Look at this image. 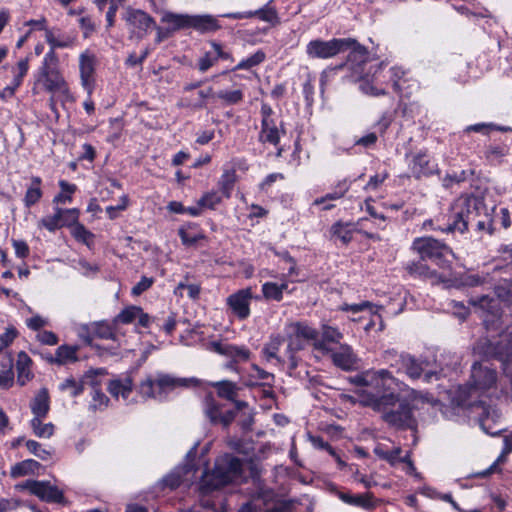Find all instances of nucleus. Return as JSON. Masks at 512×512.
I'll return each mask as SVG.
<instances>
[{
	"mask_svg": "<svg viewBox=\"0 0 512 512\" xmlns=\"http://www.w3.org/2000/svg\"><path fill=\"white\" fill-rule=\"evenodd\" d=\"M29 68V57L20 59L15 66L11 67V73L13 75L11 83L20 88L24 82V78L28 74Z\"/></svg>",
	"mask_w": 512,
	"mask_h": 512,
	"instance_id": "nucleus-58",
	"label": "nucleus"
},
{
	"mask_svg": "<svg viewBox=\"0 0 512 512\" xmlns=\"http://www.w3.org/2000/svg\"><path fill=\"white\" fill-rule=\"evenodd\" d=\"M261 127L259 132V142L278 146L281 136L286 134L285 123L278 121L275 112L270 104L262 102L260 108Z\"/></svg>",
	"mask_w": 512,
	"mask_h": 512,
	"instance_id": "nucleus-7",
	"label": "nucleus"
},
{
	"mask_svg": "<svg viewBox=\"0 0 512 512\" xmlns=\"http://www.w3.org/2000/svg\"><path fill=\"white\" fill-rule=\"evenodd\" d=\"M338 496L344 503L364 510H372L377 506V501L371 492L358 494L339 492Z\"/></svg>",
	"mask_w": 512,
	"mask_h": 512,
	"instance_id": "nucleus-30",
	"label": "nucleus"
},
{
	"mask_svg": "<svg viewBox=\"0 0 512 512\" xmlns=\"http://www.w3.org/2000/svg\"><path fill=\"white\" fill-rule=\"evenodd\" d=\"M117 328V325L114 324V319L111 321H94L82 324L78 329V337L86 346L98 349L99 346L94 344V339L115 341L117 339Z\"/></svg>",
	"mask_w": 512,
	"mask_h": 512,
	"instance_id": "nucleus-8",
	"label": "nucleus"
},
{
	"mask_svg": "<svg viewBox=\"0 0 512 512\" xmlns=\"http://www.w3.org/2000/svg\"><path fill=\"white\" fill-rule=\"evenodd\" d=\"M429 364L427 358H417L408 353L401 373L412 381L420 379L421 376H423L426 383L431 382L433 378L438 380L440 378L439 372L428 369Z\"/></svg>",
	"mask_w": 512,
	"mask_h": 512,
	"instance_id": "nucleus-17",
	"label": "nucleus"
},
{
	"mask_svg": "<svg viewBox=\"0 0 512 512\" xmlns=\"http://www.w3.org/2000/svg\"><path fill=\"white\" fill-rule=\"evenodd\" d=\"M43 180L40 176L32 175L30 182L26 185V191L22 199L23 205L30 209L40 202L44 195Z\"/></svg>",
	"mask_w": 512,
	"mask_h": 512,
	"instance_id": "nucleus-31",
	"label": "nucleus"
},
{
	"mask_svg": "<svg viewBox=\"0 0 512 512\" xmlns=\"http://www.w3.org/2000/svg\"><path fill=\"white\" fill-rule=\"evenodd\" d=\"M185 385L184 379H177L168 374H159L156 379L149 375L139 383L138 393L145 398H154L156 394L160 395Z\"/></svg>",
	"mask_w": 512,
	"mask_h": 512,
	"instance_id": "nucleus-12",
	"label": "nucleus"
},
{
	"mask_svg": "<svg viewBox=\"0 0 512 512\" xmlns=\"http://www.w3.org/2000/svg\"><path fill=\"white\" fill-rule=\"evenodd\" d=\"M78 351V345L62 344L58 346L54 354L55 365L64 366L77 362L79 360Z\"/></svg>",
	"mask_w": 512,
	"mask_h": 512,
	"instance_id": "nucleus-40",
	"label": "nucleus"
},
{
	"mask_svg": "<svg viewBox=\"0 0 512 512\" xmlns=\"http://www.w3.org/2000/svg\"><path fill=\"white\" fill-rule=\"evenodd\" d=\"M486 210L484 198L473 194L459 197L451 206V224H485L480 219L481 214Z\"/></svg>",
	"mask_w": 512,
	"mask_h": 512,
	"instance_id": "nucleus-6",
	"label": "nucleus"
},
{
	"mask_svg": "<svg viewBox=\"0 0 512 512\" xmlns=\"http://www.w3.org/2000/svg\"><path fill=\"white\" fill-rule=\"evenodd\" d=\"M224 196L218 190H211L205 192L200 199L198 200V204L202 206L203 209H215L217 205H219Z\"/></svg>",
	"mask_w": 512,
	"mask_h": 512,
	"instance_id": "nucleus-63",
	"label": "nucleus"
},
{
	"mask_svg": "<svg viewBox=\"0 0 512 512\" xmlns=\"http://www.w3.org/2000/svg\"><path fill=\"white\" fill-rule=\"evenodd\" d=\"M212 386L216 389L219 398L235 401L238 396V387L234 382L223 380L212 383Z\"/></svg>",
	"mask_w": 512,
	"mask_h": 512,
	"instance_id": "nucleus-55",
	"label": "nucleus"
},
{
	"mask_svg": "<svg viewBox=\"0 0 512 512\" xmlns=\"http://www.w3.org/2000/svg\"><path fill=\"white\" fill-rule=\"evenodd\" d=\"M259 300L260 296H253L252 288L247 287L237 290L227 298V306L239 320H246L250 314V304L252 299Z\"/></svg>",
	"mask_w": 512,
	"mask_h": 512,
	"instance_id": "nucleus-18",
	"label": "nucleus"
},
{
	"mask_svg": "<svg viewBox=\"0 0 512 512\" xmlns=\"http://www.w3.org/2000/svg\"><path fill=\"white\" fill-rule=\"evenodd\" d=\"M252 373L249 375V380L247 382V386L249 387H257V386H268L272 388L275 382L274 374L262 369L256 364H252L251 366Z\"/></svg>",
	"mask_w": 512,
	"mask_h": 512,
	"instance_id": "nucleus-41",
	"label": "nucleus"
},
{
	"mask_svg": "<svg viewBox=\"0 0 512 512\" xmlns=\"http://www.w3.org/2000/svg\"><path fill=\"white\" fill-rule=\"evenodd\" d=\"M412 248L416 250L422 259L431 262L443 271H450L452 268V250L445 244L430 237L416 238L412 243Z\"/></svg>",
	"mask_w": 512,
	"mask_h": 512,
	"instance_id": "nucleus-5",
	"label": "nucleus"
},
{
	"mask_svg": "<svg viewBox=\"0 0 512 512\" xmlns=\"http://www.w3.org/2000/svg\"><path fill=\"white\" fill-rule=\"evenodd\" d=\"M332 363L343 371H351L356 368L358 358L348 344L340 345L338 351L329 353Z\"/></svg>",
	"mask_w": 512,
	"mask_h": 512,
	"instance_id": "nucleus-28",
	"label": "nucleus"
},
{
	"mask_svg": "<svg viewBox=\"0 0 512 512\" xmlns=\"http://www.w3.org/2000/svg\"><path fill=\"white\" fill-rule=\"evenodd\" d=\"M34 78L35 85H40L41 88L47 93H60L64 96H69L70 94L69 85L62 71L43 74Z\"/></svg>",
	"mask_w": 512,
	"mask_h": 512,
	"instance_id": "nucleus-24",
	"label": "nucleus"
},
{
	"mask_svg": "<svg viewBox=\"0 0 512 512\" xmlns=\"http://www.w3.org/2000/svg\"><path fill=\"white\" fill-rule=\"evenodd\" d=\"M352 43L345 38H320L309 41L306 45V55L309 59H330L345 52L346 46Z\"/></svg>",
	"mask_w": 512,
	"mask_h": 512,
	"instance_id": "nucleus-11",
	"label": "nucleus"
},
{
	"mask_svg": "<svg viewBox=\"0 0 512 512\" xmlns=\"http://www.w3.org/2000/svg\"><path fill=\"white\" fill-rule=\"evenodd\" d=\"M41 464L34 459H26L17 462L11 467L10 474L13 478L33 475L39 471Z\"/></svg>",
	"mask_w": 512,
	"mask_h": 512,
	"instance_id": "nucleus-50",
	"label": "nucleus"
},
{
	"mask_svg": "<svg viewBox=\"0 0 512 512\" xmlns=\"http://www.w3.org/2000/svg\"><path fill=\"white\" fill-rule=\"evenodd\" d=\"M107 390L113 397L122 396L124 399H128L133 391V380L131 377L112 379L107 385Z\"/></svg>",
	"mask_w": 512,
	"mask_h": 512,
	"instance_id": "nucleus-42",
	"label": "nucleus"
},
{
	"mask_svg": "<svg viewBox=\"0 0 512 512\" xmlns=\"http://www.w3.org/2000/svg\"><path fill=\"white\" fill-rule=\"evenodd\" d=\"M342 339L343 333L337 327L322 324L321 331L314 342V350L328 354L332 352L329 344H339Z\"/></svg>",
	"mask_w": 512,
	"mask_h": 512,
	"instance_id": "nucleus-26",
	"label": "nucleus"
},
{
	"mask_svg": "<svg viewBox=\"0 0 512 512\" xmlns=\"http://www.w3.org/2000/svg\"><path fill=\"white\" fill-rule=\"evenodd\" d=\"M392 372L388 369L366 370L349 378L350 383L356 386H373L378 390L385 391L388 381H394Z\"/></svg>",
	"mask_w": 512,
	"mask_h": 512,
	"instance_id": "nucleus-19",
	"label": "nucleus"
},
{
	"mask_svg": "<svg viewBox=\"0 0 512 512\" xmlns=\"http://www.w3.org/2000/svg\"><path fill=\"white\" fill-rule=\"evenodd\" d=\"M106 373L105 369H89L84 373V379H87V384L92 388V403L90 407L93 410L106 408L110 402L109 398L101 389V381L97 378L98 375Z\"/></svg>",
	"mask_w": 512,
	"mask_h": 512,
	"instance_id": "nucleus-25",
	"label": "nucleus"
},
{
	"mask_svg": "<svg viewBox=\"0 0 512 512\" xmlns=\"http://www.w3.org/2000/svg\"><path fill=\"white\" fill-rule=\"evenodd\" d=\"M237 181L238 175L235 167L223 169V172L218 179L217 187L218 191L225 199L231 198Z\"/></svg>",
	"mask_w": 512,
	"mask_h": 512,
	"instance_id": "nucleus-37",
	"label": "nucleus"
},
{
	"mask_svg": "<svg viewBox=\"0 0 512 512\" xmlns=\"http://www.w3.org/2000/svg\"><path fill=\"white\" fill-rule=\"evenodd\" d=\"M405 158L407 160L410 176L415 180L430 178L440 174L438 163L429 154L427 149L406 153Z\"/></svg>",
	"mask_w": 512,
	"mask_h": 512,
	"instance_id": "nucleus-9",
	"label": "nucleus"
},
{
	"mask_svg": "<svg viewBox=\"0 0 512 512\" xmlns=\"http://www.w3.org/2000/svg\"><path fill=\"white\" fill-rule=\"evenodd\" d=\"M71 228V234L75 240L79 243L86 245L89 249H92L95 244V235L86 229V226H69Z\"/></svg>",
	"mask_w": 512,
	"mask_h": 512,
	"instance_id": "nucleus-61",
	"label": "nucleus"
},
{
	"mask_svg": "<svg viewBox=\"0 0 512 512\" xmlns=\"http://www.w3.org/2000/svg\"><path fill=\"white\" fill-rule=\"evenodd\" d=\"M495 293L498 298L507 306H512V279L504 281L496 286Z\"/></svg>",
	"mask_w": 512,
	"mask_h": 512,
	"instance_id": "nucleus-64",
	"label": "nucleus"
},
{
	"mask_svg": "<svg viewBox=\"0 0 512 512\" xmlns=\"http://www.w3.org/2000/svg\"><path fill=\"white\" fill-rule=\"evenodd\" d=\"M347 226H331L329 231L330 240L335 245L346 246L348 245L353 237V230L346 229Z\"/></svg>",
	"mask_w": 512,
	"mask_h": 512,
	"instance_id": "nucleus-60",
	"label": "nucleus"
},
{
	"mask_svg": "<svg viewBox=\"0 0 512 512\" xmlns=\"http://www.w3.org/2000/svg\"><path fill=\"white\" fill-rule=\"evenodd\" d=\"M509 150V145L504 141L494 139L493 142L485 146L483 156L488 163L499 164L509 154Z\"/></svg>",
	"mask_w": 512,
	"mask_h": 512,
	"instance_id": "nucleus-36",
	"label": "nucleus"
},
{
	"mask_svg": "<svg viewBox=\"0 0 512 512\" xmlns=\"http://www.w3.org/2000/svg\"><path fill=\"white\" fill-rule=\"evenodd\" d=\"M243 462L240 458L225 454L216 460L210 474H205L200 482V492L203 495L219 490L235 479L242 476Z\"/></svg>",
	"mask_w": 512,
	"mask_h": 512,
	"instance_id": "nucleus-4",
	"label": "nucleus"
},
{
	"mask_svg": "<svg viewBox=\"0 0 512 512\" xmlns=\"http://www.w3.org/2000/svg\"><path fill=\"white\" fill-rule=\"evenodd\" d=\"M161 22L167 23L169 25L168 28L174 33L178 30L189 28L190 15L167 12L162 16Z\"/></svg>",
	"mask_w": 512,
	"mask_h": 512,
	"instance_id": "nucleus-54",
	"label": "nucleus"
},
{
	"mask_svg": "<svg viewBox=\"0 0 512 512\" xmlns=\"http://www.w3.org/2000/svg\"><path fill=\"white\" fill-rule=\"evenodd\" d=\"M218 19L212 15H193L190 16L189 28L204 34L216 32L221 29Z\"/></svg>",
	"mask_w": 512,
	"mask_h": 512,
	"instance_id": "nucleus-35",
	"label": "nucleus"
},
{
	"mask_svg": "<svg viewBox=\"0 0 512 512\" xmlns=\"http://www.w3.org/2000/svg\"><path fill=\"white\" fill-rule=\"evenodd\" d=\"M407 355L406 352L398 353L395 349H388L383 352L382 359L396 373H401Z\"/></svg>",
	"mask_w": 512,
	"mask_h": 512,
	"instance_id": "nucleus-52",
	"label": "nucleus"
},
{
	"mask_svg": "<svg viewBox=\"0 0 512 512\" xmlns=\"http://www.w3.org/2000/svg\"><path fill=\"white\" fill-rule=\"evenodd\" d=\"M217 99L221 101L223 107L238 105L244 100V92L242 89L226 90L222 89L213 93Z\"/></svg>",
	"mask_w": 512,
	"mask_h": 512,
	"instance_id": "nucleus-51",
	"label": "nucleus"
},
{
	"mask_svg": "<svg viewBox=\"0 0 512 512\" xmlns=\"http://www.w3.org/2000/svg\"><path fill=\"white\" fill-rule=\"evenodd\" d=\"M406 274L412 278L422 280H431L432 282L443 281L445 275L439 273L436 269H432L425 259L419 256L418 260L408 261L403 264Z\"/></svg>",
	"mask_w": 512,
	"mask_h": 512,
	"instance_id": "nucleus-23",
	"label": "nucleus"
},
{
	"mask_svg": "<svg viewBox=\"0 0 512 512\" xmlns=\"http://www.w3.org/2000/svg\"><path fill=\"white\" fill-rule=\"evenodd\" d=\"M114 324L130 325L135 324V332L142 333L141 329H149L155 318L144 312L141 306L128 305L125 306L114 318Z\"/></svg>",
	"mask_w": 512,
	"mask_h": 512,
	"instance_id": "nucleus-15",
	"label": "nucleus"
},
{
	"mask_svg": "<svg viewBox=\"0 0 512 512\" xmlns=\"http://www.w3.org/2000/svg\"><path fill=\"white\" fill-rule=\"evenodd\" d=\"M266 60V53L262 49H258L252 55L243 58L240 62H238L234 67L230 69V71L235 72L239 70H251L254 67L261 65ZM229 72L223 71L222 74H226Z\"/></svg>",
	"mask_w": 512,
	"mask_h": 512,
	"instance_id": "nucleus-49",
	"label": "nucleus"
},
{
	"mask_svg": "<svg viewBox=\"0 0 512 512\" xmlns=\"http://www.w3.org/2000/svg\"><path fill=\"white\" fill-rule=\"evenodd\" d=\"M474 351L484 361L499 360L505 365V372L511 377V371L507 357V347L505 341H492L488 338H481L477 341Z\"/></svg>",
	"mask_w": 512,
	"mask_h": 512,
	"instance_id": "nucleus-16",
	"label": "nucleus"
},
{
	"mask_svg": "<svg viewBox=\"0 0 512 512\" xmlns=\"http://www.w3.org/2000/svg\"><path fill=\"white\" fill-rule=\"evenodd\" d=\"M99 64L96 54L90 49L84 50L79 55L78 67L82 88L87 95L92 96L96 88V70Z\"/></svg>",
	"mask_w": 512,
	"mask_h": 512,
	"instance_id": "nucleus-14",
	"label": "nucleus"
},
{
	"mask_svg": "<svg viewBox=\"0 0 512 512\" xmlns=\"http://www.w3.org/2000/svg\"><path fill=\"white\" fill-rule=\"evenodd\" d=\"M30 493L47 503H64L65 496L62 490L48 481L30 480L27 482Z\"/></svg>",
	"mask_w": 512,
	"mask_h": 512,
	"instance_id": "nucleus-21",
	"label": "nucleus"
},
{
	"mask_svg": "<svg viewBox=\"0 0 512 512\" xmlns=\"http://www.w3.org/2000/svg\"><path fill=\"white\" fill-rule=\"evenodd\" d=\"M88 380L84 379V376L81 380L77 381L74 377L66 378L60 385L59 390L62 392L69 391V395L73 398H76L83 394L84 385L87 384Z\"/></svg>",
	"mask_w": 512,
	"mask_h": 512,
	"instance_id": "nucleus-59",
	"label": "nucleus"
},
{
	"mask_svg": "<svg viewBox=\"0 0 512 512\" xmlns=\"http://www.w3.org/2000/svg\"><path fill=\"white\" fill-rule=\"evenodd\" d=\"M351 184L352 181L346 178L338 181L331 192L325 194L320 198H316L313 204L317 206L323 205V210L332 209L333 207H335V205L330 202L344 197L345 194L349 191Z\"/></svg>",
	"mask_w": 512,
	"mask_h": 512,
	"instance_id": "nucleus-29",
	"label": "nucleus"
},
{
	"mask_svg": "<svg viewBox=\"0 0 512 512\" xmlns=\"http://www.w3.org/2000/svg\"><path fill=\"white\" fill-rule=\"evenodd\" d=\"M56 31L57 34L54 29H50L45 34V40L50 46L49 50L55 51L56 49L72 48L75 45V37L61 33L60 29H56Z\"/></svg>",
	"mask_w": 512,
	"mask_h": 512,
	"instance_id": "nucleus-38",
	"label": "nucleus"
},
{
	"mask_svg": "<svg viewBox=\"0 0 512 512\" xmlns=\"http://www.w3.org/2000/svg\"><path fill=\"white\" fill-rule=\"evenodd\" d=\"M494 131L510 132L512 131V128L509 126L498 125L493 122H480L466 126L462 130L460 137L464 140L466 137H470L471 133H480L484 136L490 137L491 133Z\"/></svg>",
	"mask_w": 512,
	"mask_h": 512,
	"instance_id": "nucleus-34",
	"label": "nucleus"
},
{
	"mask_svg": "<svg viewBox=\"0 0 512 512\" xmlns=\"http://www.w3.org/2000/svg\"><path fill=\"white\" fill-rule=\"evenodd\" d=\"M338 310L342 312H352L354 314L364 310H369L373 316H376L380 320V324L383 326L382 317L378 313L377 306L370 301H362L354 304L343 303L339 306ZM380 329H382V327H380Z\"/></svg>",
	"mask_w": 512,
	"mask_h": 512,
	"instance_id": "nucleus-53",
	"label": "nucleus"
},
{
	"mask_svg": "<svg viewBox=\"0 0 512 512\" xmlns=\"http://www.w3.org/2000/svg\"><path fill=\"white\" fill-rule=\"evenodd\" d=\"M284 332V338L287 341L288 368L290 371H294L301 361V358L297 355L298 352L304 350L309 344L314 347L319 331L307 321H293L285 325Z\"/></svg>",
	"mask_w": 512,
	"mask_h": 512,
	"instance_id": "nucleus-3",
	"label": "nucleus"
},
{
	"mask_svg": "<svg viewBox=\"0 0 512 512\" xmlns=\"http://www.w3.org/2000/svg\"><path fill=\"white\" fill-rule=\"evenodd\" d=\"M382 75H384V76L380 77L381 82L377 85L378 88H380L379 85H381L383 83L382 78H386V76H388V79H389L388 84L391 85L393 92H395L397 94L402 93L401 80L405 75V72L403 69H401L399 67H391L386 72V74H385V71L383 70Z\"/></svg>",
	"mask_w": 512,
	"mask_h": 512,
	"instance_id": "nucleus-56",
	"label": "nucleus"
},
{
	"mask_svg": "<svg viewBox=\"0 0 512 512\" xmlns=\"http://www.w3.org/2000/svg\"><path fill=\"white\" fill-rule=\"evenodd\" d=\"M127 21L133 27V33L137 38H143L147 32L155 27V20L148 13L139 9L128 12Z\"/></svg>",
	"mask_w": 512,
	"mask_h": 512,
	"instance_id": "nucleus-27",
	"label": "nucleus"
},
{
	"mask_svg": "<svg viewBox=\"0 0 512 512\" xmlns=\"http://www.w3.org/2000/svg\"><path fill=\"white\" fill-rule=\"evenodd\" d=\"M474 174L475 171L473 169L448 172L441 179V184L443 188L451 189L454 185H460L461 183L468 181L472 176H474Z\"/></svg>",
	"mask_w": 512,
	"mask_h": 512,
	"instance_id": "nucleus-47",
	"label": "nucleus"
},
{
	"mask_svg": "<svg viewBox=\"0 0 512 512\" xmlns=\"http://www.w3.org/2000/svg\"><path fill=\"white\" fill-rule=\"evenodd\" d=\"M58 186L60 191L53 197V204L58 207V205L69 204L73 200V195L77 191V185L74 183H70L64 179H60L58 181Z\"/></svg>",
	"mask_w": 512,
	"mask_h": 512,
	"instance_id": "nucleus-46",
	"label": "nucleus"
},
{
	"mask_svg": "<svg viewBox=\"0 0 512 512\" xmlns=\"http://www.w3.org/2000/svg\"><path fill=\"white\" fill-rule=\"evenodd\" d=\"M285 338L281 334H271L269 341L262 348V353L267 361L271 359L277 360L278 363H282L283 359L278 355V352L284 343Z\"/></svg>",
	"mask_w": 512,
	"mask_h": 512,
	"instance_id": "nucleus-45",
	"label": "nucleus"
},
{
	"mask_svg": "<svg viewBox=\"0 0 512 512\" xmlns=\"http://www.w3.org/2000/svg\"><path fill=\"white\" fill-rule=\"evenodd\" d=\"M210 50L206 51L197 62V68L204 73L213 67L219 60L234 62L232 53L224 48V46L215 40L209 42Z\"/></svg>",
	"mask_w": 512,
	"mask_h": 512,
	"instance_id": "nucleus-22",
	"label": "nucleus"
},
{
	"mask_svg": "<svg viewBox=\"0 0 512 512\" xmlns=\"http://www.w3.org/2000/svg\"><path fill=\"white\" fill-rule=\"evenodd\" d=\"M54 213L48 219H42L41 224H80V211L77 208L63 209L55 207Z\"/></svg>",
	"mask_w": 512,
	"mask_h": 512,
	"instance_id": "nucleus-33",
	"label": "nucleus"
},
{
	"mask_svg": "<svg viewBox=\"0 0 512 512\" xmlns=\"http://www.w3.org/2000/svg\"><path fill=\"white\" fill-rule=\"evenodd\" d=\"M34 417H47L50 411V396L46 388H41L30 402Z\"/></svg>",
	"mask_w": 512,
	"mask_h": 512,
	"instance_id": "nucleus-39",
	"label": "nucleus"
},
{
	"mask_svg": "<svg viewBox=\"0 0 512 512\" xmlns=\"http://www.w3.org/2000/svg\"><path fill=\"white\" fill-rule=\"evenodd\" d=\"M45 417H33L30 420V426L34 434L39 438H50L54 434V425L52 423L43 424L42 420Z\"/></svg>",
	"mask_w": 512,
	"mask_h": 512,
	"instance_id": "nucleus-62",
	"label": "nucleus"
},
{
	"mask_svg": "<svg viewBox=\"0 0 512 512\" xmlns=\"http://www.w3.org/2000/svg\"><path fill=\"white\" fill-rule=\"evenodd\" d=\"M497 415L496 411H493V415H490L489 407H484L482 414L479 416V425L481 429L488 435L497 436L501 433L502 429L497 428Z\"/></svg>",
	"mask_w": 512,
	"mask_h": 512,
	"instance_id": "nucleus-48",
	"label": "nucleus"
},
{
	"mask_svg": "<svg viewBox=\"0 0 512 512\" xmlns=\"http://www.w3.org/2000/svg\"><path fill=\"white\" fill-rule=\"evenodd\" d=\"M353 43H350L345 48V52L349 51L347 59L336 66L328 67L321 72L320 75V86L323 89L331 77L348 67L352 72L356 80L363 81L370 85L371 93L373 95L386 94L385 88H378L377 85L381 82L380 77L383 76V70L385 69L383 62L369 65L368 71L367 65L369 64L370 53L364 45L360 44L354 38H345Z\"/></svg>",
	"mask_w": 512,
	"mask_h": 512,
	"instance_id": "nucleus-2",
	"label": "nucleus"
},
{
	"mask_svg": "<svg viewBox=\"0 0 512 512\" xmlns=\"http://www.w3.org/2000/svg\"><path fill=\"white\" fill-rule=\"evenodd\" d=\"M359 403L363 407L381 414V420L397 431H416L418 421L414 415V406L405 397L396 392L372 393L361 391Z\"/></svg>",
	"mask_w": 512,
	"mask_h": 512,
	"instance_id": "nucleus-1",
	"label": "nucleus"
},
{
	"mask_svg": "<svg viewBox=\"0 0 512 512\" xmlns=\"http://www.w3.org/2000/svg\"><path fill=\"white\" fill-rule=\"evenodd\" d=\"M59 71H62L59 56L56 51L49 50L44 55L40 66L34 73V77Z\"/></svg>",
	"mask_w": 512,
	"mask_h": 512,
	"instance_id": "nucleus-44",
	"label": "nucleus"
},
{
	"mask_svg": "<svg viewBox=\"0 0 512 512\" xmlns=\"http://www.w3.org/2000/svg\"><path fill=\"white\" fill-rule=\"evenodd\" d=\"M213 96V88L198 90L196 95L184 97L182 106L194 110H201L206 107L207 99Z\"/></svg>",
	"mask_w": 512,
	"mask_h": 512,
	"instance_id": "nucleus-43",
	"label": "nucleus"
},
{
	"mask_svg": "<svg viewBox=\"0 0 512 512\" xmlns=\"http://www.w3.org/2000/svg\"><path fill=\"white\" fill-rule=\"evenodd\" d=\"M470 304L478 307L482 311V321L487 330H496L501 324L503 310L501 307V300L496 297L482 295L477 298H471Z\"/></svg>",
	"mask_w": 512,
	"mask_h": 512,
	"instance_id": "nucleus-10",
	"label": "nucleus"
},
{
	"mask_svg": "<svg viewBox=\"0 0 512 512\" xmlns=\"http://www.w3.org/2000/svg\"><path fill=\"white\" fill-rule=\"evenodd\" d=\"M195 226H181L179 236L182 243L187 247L196 246L199 241L205 240L206 236L199 231L194 230Z\"/></svg>",
	"mask_w": 512,
	"mask_h": 512,
	"instance_id": "nucleus-57",
	"label": "nucleus"
},
{
	"mask_svg": "<svg viewBox=\"0 0 512 512\" xmlns=\"http://www.w3.org/2000/svg\"><path fill=\"white\" fill-rule=\"evenodd\" d=\"M14 365L17 371V383L20 386H25L34 378L32 371L33 360L25 351H20L17 354L16 363Z\"/></svg>",
	"mask_w": 512,
	"mask_h": 512,
	"instance_id": "nucleus-32",
	"label": "nucleus"
},
{
	"mask_svg": "<svg viewBox=\"0 0 512 512\" xmlns=\"http://www.w3.org/2000/svg\"><path fill=\"white\" fill-rule=\"evenodd\" d=\"M498 373L495 368L475 362L471 368V383L474 389L487 391L496 386Z\"/></svg>",
	"mask_w": 512,
	"mask_h": 512,
	"instance_id": "nucleus-20",
	"label": "nucleus"
},
{
	"mask_svg": "<svg viewBox=\"0 0 512 512\" xmlns=\"http://www.w3.org/2000/svg\"><path fill=\"white\" fill-rule=\"evenodd\" d=\"M203 406L204 413L212 425L228 428L236 418V410L226 409V405L217 400L212 392L205 395Z\"/></svg>",
	"mask_w": 512,
	"mask_h": 512,
	"instance_id": "nucleus-13",
	"label": "nucleus"
}]
</instances>
